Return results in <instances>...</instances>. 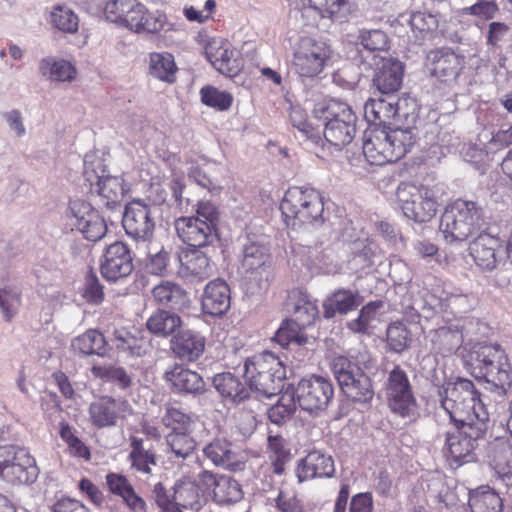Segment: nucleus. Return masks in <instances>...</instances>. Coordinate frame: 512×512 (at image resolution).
Returning a JSON list of instances; mask_svg holds the SVG:
<instances>
[{"instance_id":"7","label":"nucleus","mask_w":512,"mask_h":512,"mask_svg":"<svg viewBox=\"0 0 512 512\" xmlns=\"http://www.w3.org/2000/svg\"><path fill=\"white\" fill-rule=\"evenodd\" d=\"M315 117L325 122V140L335 147L349 144L356 132V116L350 106L338 100L319 103L314 108Z\"/></svg>"},{"instance_id":"5","label":"nucleus","mask_w":512,"mask_h":512,"mask_svg":"<svg viewBox=\"0 0 512 512\" xmlns=\"http://www.w3.org/2000/svg\"><path fill=\"white\" fill-rule=\"evenodd\" d=\"M360 365H363L364 369L373 366L369 354L361 353L356 362L345 356H336L332 361V371L347 398L355 402H368L373 398L374 391L370 378Z\"/></svg>"},{"instance_id":"9","label":"nucleus","mask_w":512,"mask_h":512,"mask_svg":"<svg viewBox=\"0 0 512 512\" xmlns=\"http://www.w3.org/2000/svg\"><path fill=\"white\" fill-rule=\"evenodd\" d=\"M84 177L89 183L92 192H96L103 205L114 208L120 205L127 187L121 176L110 175L106 169L105 164L99 158L84 160Z\"/></svg>"},{"instance_id":"28","label":"nucleus","mask_w":512,"mask_h":512,"mask_svg":"<svg viewBox=\"0 0 512 512\" xmlns=\"http://www.w3.org/2000/svg\"><path fill=\"white\" fill-rule=\"evenodd\" d=\"M404 66L394 58H382L376 64L373 84L382 94L396 92L402 85Z\"/></svg>"},{"instance_id":"8","label":"nucleus","mask_w":512,"mask_h":512,"mask_svg":"<svg viewBox=\"0 0 512 512\" xmlns=\"http://www.w3.org/2000/svg\"><path fill=\"white\" fill-rule=\"evenodd\" d=\"M481 211L476 203L458 199L449 205L440 219L439 230L449 244L468 239L480 228Z\"/></svg>"},{"instance_id":"32","label":"nucleus","mask_w":512,"mask_h":512,"mask_svg":"<svg viewBox=\"0 0 512 512\" xmlns=\"http://www.w3.org/2000/svg\"><path fill=\"white\" fill-rule=\"evenodd\" d=\"M335 471L332 458L320 451L310 452L296 469L299 482H304L316 477H331Z\"/></svg>"},{"instance_id":"63","label":"nucleus","mask_w":512,"mask_h":512,"mask_svg":"<svg viewBox=\"0 0 512 512\" xmlns=\"http://www.w3.org/2000/svg\"><path fill=\"white\" fill-rule=\"evenodd\" d=\"M133 3L134 0H110L105 4L104 15L110 22L122 25L125 14Z\"/></svg>"},{"instance_id":"47","label":"nucleus","mask_w":512,"mask_h":512,"mask_svg":"<svg viewBox=\"0 0 512 512\" xmlns=\"http://www.w3.org/2000/svg\"><path fill=\"white\" fill-rule=\"evenodd\" d=\"M130 460L132 467L140 473L151 474V467L156 465L155 452L144 446L143 440L134 438L131 443Z\"/></svg>"},{"instance_id":"44","label":"nucleus","mask_w":512,"mask_h":512,"mask_svg":"<svg viewBox=\"0 0 512 512\" xmlns=\"http://www.w3.org/2000/svg\"><path fill=\"white\" fill-rule=\"evenodd\" d=\"M177 67L172 54L168 52L151 53L149 57V73L153 77L172 83L175 80Z\"/></svg>"},{"instance_id":"58","label":"nucleus","mask_w":512,"mask_h":512,"mask_svg":"<svg viewBox=\"0 0 512 512\" xmlns=\"http://www.w3.org/2000/svg\"><path fill=\"white\" fill-rule=\"evenodd\" d=\"M77 231H79L87 240L96 242L105 235L107 226L98 211L94 210L90 214V217L82 222Z\"/></svg>"},{"instance_id":"37","label":"nucleus","mask_w":512,"mask_h":512,"mask_svg":"<svg viewBox=\"0 0 512 512\" xmlns=\"http://www.w3.org/2000/svg\"><path fill=\"white\" fill-rule=\"evenodd\" d=\"M71 347L74 352L84 356L97 355L104 357L109 352V345L105 337L95 329H89L75 337L71 342Z\"/></svg>"},{"instance_id":"22","label":"nucleus","mask_w":512,"mask_h":512,"mask_svg":"<svg viewBox=\"0 0 512 512\" xmlns=\"http://www.w3.org/2000/svg\"><path fill=\"white\" fill-rule=\"evenodd\" d=\"M426 61L431 75L445 82L455 80L465 65V57L450 48L430 51Z\"/></svg>"},{"instance_id":"40","label":"nucleus","mask_w":512,"mask_h":512,"mask_svg":"<svg viewBox=\"0 0 512 512\" xmlns=\"http://www.w3.org/2000/svg\"><path fill=\"white\" fill-rule=\"evenodd\" d=\"M290 300L295 317L292 321L303 329L318 318L319 311L316 302L307 293L295 290L291 293Z\"/></svg>"},{"instance_id":"50","label":"nucleus","mask_w":512,"mask_h":512,"mask_svg":"<svg viewBox=\"0 0 512 512\" xmlns=\"http://www.w3.org/2000/svg\"><path fill=\"white\" fill-rule=\"evenodd\" d=\"M191 433H169L166 436V442L176 458L186 459L194 452L196 441Z\"/></svg>"},{"instance_id":"16","label":"nucleus","mask_w":512,"mask_h":512,"mask_svg":"<svg viewBox=\"0 0 512 512\" xmlns=\"http://www.w3.org/2000/svg\"><path fill=\"white\" fill-rule=\"evenodd\" d=\"M89 420L97 428H108L117 425L120 419L132 414L129 402L122 398L100 396L95 398L88 407Z\"/></svg>"},{"instance_id":"64","label":"nucleus","mask_w":512,"mask_h":512,"mask_svg":"<svg viewBox=\"0 0 512 512\" xmlns=\"http://www.w3.org/2000/svg\"><path fill=\"white\" fill-rule=\"evenodd\" d=\"M82 296L87 302L93 304H100L103 301V287L95 274L90 273L85 277Z\"/></svg>"},{"instance_id":"29","label":"nucleus","mask_w":512,"mask_h":512,"mask_svg":"<svg viewBox=\"0 0 512 512\" xmlns=\"http://www.w3.org/2000/svg\"><path fill=\"white\" fill-rule=\"evenodd\" d=\"M164 378L179 393L197 395L205 391V383L202 377L196 371L181 364H174L167 369Z\"/></svg>"},{"instance_id":"43","label":"nucleus","mask_w":512,"mask_h":512,"mask_svg":"<svg viewBox=\"0 0 512 512\" xmlns=\"http://www.w3.org/2000/svg\"><path fill=\"white\" fill-rule=\"evenodd\" d=\"M110 342L118 351L131 356H140L144 352L143 339L125 327L115 328L110 337Z\"/></svg>"},{"instance_id":"6","label":"nucleus","mask_w":512,"mask_h":512,"mask_svg":"<svg viewBox=\"0 0 512 512\" xmlns=\"http://www.w3.org/2000/svg\"><path fill=\"white\" fill-rule=\"evenodd\" d=\"M244 376L252 391L270 398L281 391L286 368L278 356L266 351L245 361Z\"/></svg>"},{"instance_id":"60","label":"nucleus","mask_w":512,"mask_h":512,"mask_svg":"<svg viewBox=\"0 0 512 512\" xmlns=\"http://www.w3.org/2000/svg\"><path fill=\"white\" fill-rule=\"evenodd\" d=\"M359 38L362 46L369 51H385L389 47L388 36L380 29L361 30Z\"/></svg>"},{"instance_id":"57","label":"nucleus","mask_w":512,"mask_h":512,"mask_svg":"<svg viewBox=\"0 0 512 512\" xmlns=\"http://www.w3.org/2000/svg\"><path fill=\"white\" fill-rule=\"evenodd\" d=\"M296 409V401L291 393L286 392L278 402L268 410V418L275 424H281L289 419Z\"/></svg>"},{"instance_id":"24","label":"nucleus","mask_w":512,"mask_h":512,"mask_svg":"<svg viewBox=\"0 0 512 512\" xmlns=\"http://www.w3.org/2000/svg\"><path fill=\"white\" fill-rule=\"evenodd\" d=\"M205 54L212 66L224 75L232 77L240 70L236 51L228 41L212 39L205 48Z\"/></svg>"},{"instance_id":"11","label":"nucleus","mask_w":512,"mask_h":512,"mask_svg":"<svg viewBox=\"0 0 512 512\" xmlns=\"http://www.w3.org/2000/svg\"><path fill=\"white\" fill-rule=\"evenodd\" d=\"M34 458L19 447L0 446V476L12 484H30L38 477Z\"/></svg>"},{"instance_id":"34","label":"nucleus","mask_w":512,"mask_h":512,"mask_svg":"<svg viewBox=\"0 0 512 512\" xmlns=\"http://www.w3.org/2000/svg\"><path fill=\"white\" fill-rule=\"evenodd\" d=\"M398 115L397 103L390 98H371L364 105V118L370 127H385L391 125L392 120Z\"/></svg>"},{"instance_id":"12","label":"nucleus","mask_w":512,"mask_h":512,"mask_svg":"<svg viewBox=\"0 0 512 512\" xmlns=\"http://www.w3.org/2000/svg\"><path fill=\"white\" fill-rule=\"evenodd\" d=\"M330 54L325 42L303 37L294 48L292 65L300 77L313 78L322 72Z\"/></svg>"},{"instance_id":"33","label":"nucleus","mask_w":512,"mask_h":512,"mask_svg":"<svg viewBox=\"0 0 512 512\" xmlns=\"http://www.w3.org/2000/svg\"><path fill=\"white\" fill-rule=\"evenodd\" d=\"M269 249L261 236L247 235L241 249V266L247 272L255 271L269 262Z\"/></svg>"},{"instance_id":"23","label":"nucleus","mask_w":512,"mask_h":512,"mask_svg":"<svg viewBox=\"0 0 512 512\" xmlns=\"http://www.w3.org/2000/svg\"><path fill=\"white\" fill-rule=\"evenodd\" d=\"M203 455L213 465L229 471H240L244 460L239 450L225 438H215L203 447Z\"/></svg>"},{"instance_id":"39","label":"nucleus","mask_w":512,"mask_h":512,"mask_svg":"<svg viewBox=\"0 0 512 512\" xmlns=\"http://www.w3.org/2000/svg\"><path fill=\"white\" fill-rule=\"evenodd\" d=\"M213 385L223 398L232 403H239L249 395L246 386L230 372L216 374L213 377Z\"/></svg>"},{"instance_id":"17","label":"nucleus","mask_w":512,"mask_h":512,"mask_svg":"<svg viewBox=\"0 0 512 512\" xmlns=\"http://www.w3.org/2000/svg\"><path fill=\"white\" fill-rule=\"evenodd\" d=\"M353 8L351 0H300L299 10L307 24L315 25L318 19L344 21Z\"/></svg>"},{"instance_id":"55","label":"nucleus","mask_w":512,"mask_h":512,"mask_svg":"<svg viewBox=\"0 0 512 512\" xmlns=\"http://www.w3.org/2000/svg\"><path fill=\"white\" fill-rule=\"evenodd\" d=\"M200 94L203 104L220 111L228 110L232 105V95L213 86L203 87L200 91Z\"/></svg>"},{"instance_id":"36","label":"nucleus","mask_w":512,"mask_h":512,"mask_svg":"<svg viewBox=\"0 0 512 512\" xmlns=\"http://www.w3.org/2000/svg\"><path fill=\"white\" fill-rule=\"evenodd\" d=\"M40 75L50 81L71 82L76 78L77 70L69 61L52 56L39 61Z\"/></svg>"},{"instance_id":"3","label":"nucleus","mask_w":512,"mask_h":512,"mask_svg":"<svg viewBox=\"0 0 512 512\" xmlns=\"http://www.w3.org/2000/svg\"><path fill=\"white\" fill-rule=\"evenodd\" d=\"M439 402L448 421H488V412L472 381L458 379L447 382L438 390Z\"/></svg>"},{"instance_id":"52","label":"nucleus","mask_w":512,"mask_h":512,"mask_svg":"<svg viewBox=\"0 0 512 512\" xmlns=\"http://www.w3.org/2000/svg\"><path fill=\"white\" fill-rule=\"evenodd\" d=\"M51 24L65 33H75L78 30V16L66 6L58 5L50 12Z\"/></svg>"},{"instance_id":"19","label":"nucleus","mask_w":512,"mask_h":512,"mask_svg":"<svg viewBox=\"0 0 512 512\" xmlns=\"http://www.w3.org/2000/svg\"><path fill=\"white\" fill-rule=\"evenodd\" d=\"M175 229L181 240L192 249L206 247L216 239V228L200 217H179L175 220Z\"/></svg>"},{"instance_id":"38","label":"nucleus","mask_w":512,"mask_h":512,"mask_svg":"<svg viewBox=\"0 0 512 512\" xmlns=\"http://www.w3.org/2000/svg\"><path fill=\"white\" fill-rule=\"evenodd\" d=\"M360 304L357 293L347 289H338L323 302V316L326 319L335 317L337 313L346 314Z\"/></svg>"},{"instance_id":"41","label":"nucleus","mask_w":512,"mask_h":512,"mask_svg":"<svg viewBox=\"0 0 512 512\" xmlns=\"http://www.w3.org/2000/svg\"><path fill=\"white\" fill-rule=\"evenodd\" d=\"M468 505L471 512H501V497L489 486L483 485L469 492Z\"/></svg>"},{"instance_id":"10","label":"nucleus","mask_w":512,"mask_h":512,"mask_svg":"<svg viewBox=\"0 0 512 512\" xmlns=\"http://www.w3.org/2000/svg\"><path fill=\"white\" fill-rule=\"evenodd\" d=\"M396 196L404 215L415 222L425 223L436 215L437 202L434 192L428 187L402 183Z\"/></svg>"},{"instance_id":"56","label":"nucleus","mask_w":512,"mask_h":512,"mask_svg":"<svg viewBox=\"0 0 512 512\" xmlns=\"http://www.w3.org/2000/svg\"><path fill=\"white\" fill-rule=\"evenodd\" d=\"M382 306V302H369L360 310L359 316L348 322V328L357 333H365L377 319V310Z\"/></svg>"},{"instance_id":"51","label":"nucleus","mask_w":512,"mask_h":512,"mask_svg":"<svg viewBox=\"0 0 512 512\" xmlns=\"http://www.w3.org/2000/svg\"><path fill=\"white\" fill-rule=\"evenodd\" d=\"M162 423L171 429L170 433L192 432L193 420L190 415L176 407H167L162 416Z\"/></svg>"},{"instance_id":"1","label":"nucleus","mask_w":512,"mask_h":512,"mask_svg":"<svg viewBox=\"0 0 512 512\" xmlns=\"http://www.w3.org/2000/svg\"><path fill=\"white\" fill-rule=\"evenodd\" d=\"M488 421L438 423L435 442L442 445L444 456L457 466L474 459L478 440L487 431Z\"/></svg>"},{"instance_id":"26","label":"nucleus","mask_w":512,"mask_h":512,"mask_svg":"<svg viewBox=\"0 0 512 512\" xmlns=\"http://www.w3.org/2000/svg\"><path fill=\"white\" fill-rule=\"evenodd\" d=\"M499 239L490 234H479L469 244V254L474 263L483 271L494 270L500 261L498 249Z\"/></svg>"},{"instance_id":"14","label":"nucleus","mask_w":512,"mask_h":512,"mask_svg":"<svg viewBox=\"0 0 512 512\" xmlns=\"http://www.w3.org/2000/svg\"><path fill=\"white\" fill-rule=\"evenodd\" d=\"M363 154L372 165H384L403 157V148L393 146L389 133L382 127H369L363 138Z\"/></svg>"},{"instance_id":"35","label":"nucleus","mask_w":512,"mask_h":512,"mask_svg":"<svg viewBox=\"0 0 512 512\" xmlns=\"http://www.w3.org/2000/svg\"><path fill=\"white\" fill-rule=\"evenodd\" d=\"M432 348L442 355L451 354L463 343V332L458 324L442 326L430 333Z\"/></svg>"},{"instance_id":"20","label":"nucleus","mask_w":512,"mask_h":512,"mask_svg":"<svg viewBox=\"0 0 512 512\" xmlns=\"http://www.w3.org/2000/svg\"><path fill=\"white\" fill-rule=\"evenodd\" d=\"M122 222L126 234L135 241L149 240L155 227L150 207L140 201L126 206Z\"/></svg>"},{"instance_id":"2","label":"nucleus","mask_w":512,"mask_h":512,"mask_svg":"<svg viewBox=\"0 0 512 512\" xmlns=\"http://www.w3.org/2000/svg\"><path fill=\"white\" fill-rule=\"evenodd\" d=\"M463 361L470 373L476 378H485L502 393H506L512 383V367L509 359L498 345L488 343L474 344Z\"/></svg>"},{"instance_id":"27","label":"nucleus","mask_w":512,"mask_h":512,"mask_svg":"<svg viewBox=\"0 0 512 512\" xmlns=\"http://www.w3.org/2000/svg\"><path fill=\"white\" fill-rule=\"evenodd\" d=\"M230 303V288L225 281L216 279L205 286L201 297V307L205 314L222 316L229 310Z\"/></svg>"},{"instance_id":"13","label":"nucleus","mask_w":512,"mask_h":512,"mask_svg":"<svg viewBox=\"0 0 512 512\" xmlns=\"http://www.w3.org/2000/svg\"><path fill=\"white\" fill-rule=\"evenodd\" d=\"M299 407L310 413H318L327 408L333 398L331 382L317 375L303 378L291 393Z\"/></svg>"},{"instance_id":"53","label":"nucleus","mask_w":512,"mask_h":512,"mask_svg":"<svg viewBox=\"0 0 512 512\" xmlns=\"http://www.w3.org/2000/svg\"><path fill=\"white\" fill-rule=\"evenodd\" d=\"M428 305L435 312L450 310L454 314L465 313L471 308L467 295L453 293L447 295L444 300L433 299Z\"/></svg>"},{"instance_id":"30","label":"nucleus","mask_w":512,"mask_h":512,"mask_svg":"<svg viewBox=\"0 0 512 512\" xmlns=\"http://www.w3.org/2000/svg\"><path fill=\"white\" fill-rule=\"evenodd\" d=\"M155 303L173 310L182 311L190 306L189 293L178 283L162 280L152 288Z\"/></svg>"},{"instance_id":"48","label":"nucleus","mask_w":512,"mask_h":512,"mask_svg":"<svg viewBox=\"0 0 512 512\" xmlns=\"http://www.w3.org/2000/svg\"><path fill=\"white\" fill-rule=\"evenodd\" d=\"M91 374L95 378L113 382L121 389H126L132 385L131 376L121 366L113 364H95L91 367Z\"/></svg>"},{"instance_id":"25","label":"nucleus","mask_w":512,"mask_h":512,"mask_svg":"<svg viewBox=\"0 0 512 512\" xmlns=\"http://www.w3.org/2000/svg\"><path fill=\"white\" fill-rule=\"evenodd\" d=\"M178 275L189 282H202L213 273V267L207 255L199 249H189L180 257Z\"/></svg>"},{"instance_id":"45","label":"nucleus","mask_w":512,"mask_h":512,"mask_svg":"<svg viewBox=\"0 0 512 512\" xmlns=\"http://www.w3.org/2000/svg\"><path fill=\"white\" fill-rule=\"evenodd\" d=\"M400 19L409 24L415 36V41L424 40L429 33L438 27L437 16L428 12L417 11L411 13L408 17L402 15Z\"/></svg>"},{"instance_id":"46","label":"nucleus","mask_w":512,"mask_h":512,"mask_svg":"<svg viewBox=\"0 0 512 512\" xmlns=\"http://www.w3.org/2000/svg\"><path fill=\"white\" fill-rule=\"evenodd\" d=\"M207 493L206 488L201 487L199 475L195 481H184L175 486L173 499L184 507L197 508L201 496Z\"/></svg>"},{"instance_id":"61","label":"nucleus","mask_w":512,"mask_h":512,"mask_svg":"<svg viewBox=\"0 0 512 512\" xmlns=\"http://www.w3.org/2000/svg\"><path fill=\"white\" fill-rule=\"evenodd\" d=\"M21 293L17 288L0 289V309L4 318L10 321L20 305Z\"/></svg>"},{"instance_id":"4","label":"nucleus","mask_w":512,"mask_h":512,"mask_svg":"<svg viewBox=\"0 0 512 512\" xmlns=\"http://www.w3.org/2000/svg\"><path fill=\"white\" fill-rule=\"evenodd\" d=\"M280 209L286 224L294 229L305 225L319 226L325 220L323 198L311 188L290 187Z\"/></svg>"},{"instance_id":"15","label":"nucleus","mask_w":512,"mask_h":512,"mask_svg":"<svg viewBox=\"0 0 512 512\" xmlns=\"http://www.w3.org/2000/svg\"><path fill=\"white\" fill-rule=\"evenodd\" d=\"M389 406L402 417L410 416L416 410V401L406 372L395 366L388 374L385 384Z\"/></svg>"},{"instance_id":"59","label":"nucleus","mask_w":512,"mask_h":512,"mask_svg":"<svg viewBox=\"0 0 512 512\" xmlns=\"http://www.w3.org/2000/svg\"><path fill=\"white\" fill-rule=\"evenodd\" d=\"M94 210L95 209L91 206V204L84 200H71L66 210V218L68 220V224L72 229L77 230L81 226L82 222L90 217V214Z\"/></svg>"},{"instance_id":"31","label":"nucleus","mask_w":512,"mask_h":512,"mask_svg":"<svg viewBox=\"0 0 512 512\" xmlns=\"http://www.w3.org/2000/svg\"><path fill=\"white\" fill-rule=\"evenodd\" d=\"M206 339L199 332L183 330L171 340L173 353L183 361L194 362L205 350Z\"/></svg>"},{"instance_id":"54","label":"nucleus","mask_w":512,"mask_h":512,"mask_svg":"<svg viewBox=\"0 0 512 512\" xmlns=\"http://www.w3.org/2000/svg\"><path fill=\"white\" fill-rule=\"evenodd\" d=\"M387 342L391 350L401 353L411 342V333L403 322H393L387 328Z\"/></svg>"},{"instance_id":"21","label":"nucleus","mask_w":512,"mask_h":512,"mask_svg":"<svg viewBox=\"0 0 512 512\" xmlns=\"http://www.w3.org/2000/svg\"><path fill=\"white\" fill-rule=\"evenodd\" d=\"M201 487L206 488L207 493L212 494L213 500L218 504H231L243 498L240 484L226 475L214 474L204 470L199 473Z\"/></svg>"},{"instance_id":"18","label":"nucleus","mask_w":512,"mask_h":512,"mask_svg":"<svg viewBox=\"0 0 512 512\" xmlns=\"http://www.w3.org/2000/svg\"><path fill=\"white\" fill-rule=\"evenodd\" d=\"M133 269V259L125 243L115 241L107 246L100 265L101 274L107 281L117 282L124 279Z\"/></svg>"},{"instance_id":"42","label":"nucleus","mask_w":512,"mask_h":512,"mask_svg":"<svg viewBox=\"0 0 512 512\" xmlns=\"http://www.w3.org/2000/svg\"><path fill=\"white\" fill-rule=\"evenodd\" d=\"M182 325L180 316L167 310L155 311L147 320V329L157 335L166 337L171 335Z\"/></svg>"},{"instance_id":"62","label":"nucleus","mask_w":512,"mask_h":512,"mask_svg":"<svg viewBox=\"0 0 512 512\" xmlns=\"http://www.w3.org/2000/svg\"><path fill=\"white\" fill-rule=\"evenodd\" d=\"M498 11L495 0H478L473 5L462 9L464 15H471L485 21L493 19Z\"/></svg>"},{"instance_id":"49","label":"nucleus","mask_w":512,"mask_h":512,"mask_svg":"<svg viewBox=\"0 0 512 512\" xmlns=\"http://www.w3.org/2000/svg\"><path fill=\"white\" fill-rule=\"evenodd\" d=\"M273 339L283 348L290 344L302 346L308 343V337L304 334L303 328L292 320L283 321Z\"/></svg>"}]
</instances>
